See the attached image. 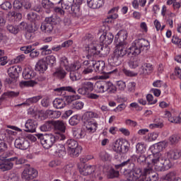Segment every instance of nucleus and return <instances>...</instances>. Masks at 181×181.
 I'll list each match as a JSON object with an SVG mask.
<instances>
[{
	"instance_id": "obj_1",
	"label": "nucleus",
	"mask_w": 181,
	"mask_h": 181,
	"mask_svg": "<svg viewBox=\"0 0 181 181\" xmlns=\"http://www.w3.org/2000/svg\"><path fill=\"white\" fill-rule=\"evenodd\" d=\"M149 46H151L149 41L145 38H140L135 40L128 50L115 47V49L111 57L108 59V62L111 66H119V64L122 63V57H124L125 54H132V56H138L141 54V52H144V50H148Z\"/></svg>"
},
{
	"instance_id": "obj_2",
	"label": "nucleus",
	"mask_w": 181,
	"mask_h": 181,
	"mask_svg": "<svg viewBox=\"0 0 181 181\" xmlns=\"http://www.w3.org/2000/svg\"><path fill=\"white\" fill-rule=\"evenodd\" d=\"M83 64V66H88V64H90L94 69L95 73H98V74H103L100 76V78L103 80H107V78H110V74H112V73L115 71V70L106 73L104 71V69H105V62H104V61H95L92 56H90V58L88 59V60L84 61Z\"/></svg>"
},
{
	"instance_id": "obj_3",
	"label": "nucleus",
	"mask_w": 181,
	"mask_h": 181,
	"mask_svg": "<svg viewBox=\"0 0 181 181\" xmlns=\"http://www.w3.org/2000/svg\"><path fill=\"white\" fill-rule=\"evenodd\" d=\"M37 137L40 141L41 145L45 148V149H50L57 141V139L59 141H64L66 139V136L63 134H59L57 136H54L52 134H37Z\"/></svg>"
},
{
	"instance_id": "obj_4",
	"label": "nucleus",
	"mask_w": 181,
	"mask_h": 181,
	"mask_svg": "<svg viewBox=\"0 0 181 181\" xmlns=\"http://www.w3.org/2000/svg\"><path fill=\"white\" fill-rule=\"evenodd\" d=\"M88 55L87 59H91V56L101 55L103 57L110 54V47L108 45L103 46L98 44H94V42L88 45Z\"/></svg>"
},
{
	"instance_id": "obj_5",
	"label": "nucleus",
	"mask_w": 181,
	"mask_h": 181,
	"mask_svg": "<svg viewBox=\"0 0 181 181\" xmlns=\"http://www.w3.org/2000/svg\"><path fill=\"white\" fill-rule=\"evenodd\" d=\"M128 32L125 30H119L115 37V47L128 50Z\"/></svg>"
},
{
	"instance_id": "obj_6",
	"label": "nucleus",
	"mask_w": 181,
	"mask_h": 181,
	"mask_svg": "<svg viewBox=\"0 0 181 181\" xmlns=\"http://www.w3.org/2000/svg\"><path fill=\"white\" fill-rule=\"evenodd\" d=\"M60 19L55 16L47 17L45 21L41 24L40 29L44 33H52L53 32L54 25L59 23Z\"/></svg>"
},
{
	"instance_id": "obj_7",
	"label": "nucleus",
	"mask_w": 181,
	"mask_h": 181,
	"mask_svg": "<svg viewBox=\"0 0 181 181\" xmlns=\"http://www.w3.org/2000/svg\"><path fill=\"white\" fill-rule=\"evenodd\" d=\"M66 146H68V153L72 158H77L81 152V148L78 147V142L77 141L71 139L67 140Z\"/></svg>"
},
{
	"instance_id": "obj_8",
	"label": "nucleus",
	"mask_w": 181,
	"mask_h": 181,
	"mask_svg": "<svg viewBox=\"0 0 181 181\" xmlns=\"http://www.w3.org/2000/svg\"><path fill=\"white\" fill-rule=\"evenodd\" d=\"M11 153H6L5 156L0 157L1 163L0 164V169L2 172H6V170H11L13 168L14 158H9Z\"/></svg>"
},
{
	"instance_id": "obj_9",
	"label": "nucleus",
	"mask_w": 181,
	"mask_h": 181,
	"mask_svg": "<svg viewBox=\"0 0 181 181\" xmlns=\"http://www.w3.org/2000/svg\"><path fill=\"white\" fill-rule=\"evenodd\" d=\"M151 165L154 166V169L156 172H165L163 163L162 161V153H160V152L153 154Z\"/></svg>"
},
{
	"instance_id": "obj_10",
	"label": "nucleus",
	"mask_w": 181,
	"mask_h": 181,
	"mask_svg": "<svg viewBox=\"0 0 181 181\" xmlns=\"http://www.w3.org/2000/svg\"><path fill=\"white\" fill-rule=\"evenodd\" d=\"M128 172L132 173V180L139 181L141 180V177L143 176L142 169L136 165L135 163H132V160H130V164L127 169Z\"/></svg>"
},
{
	"instance_id": "obj_11",
	"label": "nucleus",
	"mask_w": 181,
	"mask_h": 181,
	"mask_svg": "<svg viewBox=\"0 0 181 181\" xmlns=\"http://www.w3.org/2000/svg\"><path fill=\"white\" fill-rule=\"evenodd\" d=\"M60 67H64L66 71H76L78 70L80 66H76V64H71L69 62V59L66 57H62L59 59Z\"/></svg>"
},
{
	"instance_id": "obj_12",
	"label": "nucleus",
	"mask_w": 181,
	"mask_h": 181,
	"mask_svg": "<svg viewBox=\"0 0 181 181\" xmlns=\"http://www.w3.org/2000/svg\"><path fill=\"white\" fill-rule=\"evenodd\" d=\"M22 177L23 179L33 180L35 177H37V170L30 167V165H28L23 172Z\"/></svg>"
},
{
	"instance_id": "obj_13",
	"label": "nucleus",
	"mask_w": 181,
	"mask_h": 181,
	"mask_svg": "<svg viewBox=\"0 0 181 181\" xmlns=\"http://www.w3.org/2000/svg\"><path fill=\"white\" fill-rule=\"evenodd\" d=\"M15 147L17 149H21V151H26L30 146V143L29 140L25 138L21 137L16 139L14 142Z\"/></svg>"
},
{
	"instance_id": "obj_14",
	"label": "nucleus",
	"mask_w": 181,
	"mask_h": 181,
	"mask_svg": "<svg viewBox=\"0 0 181 181\" xmlns=\"http://www.w3.org/2000/svg\"><path fill=\"white\" fill-rule=\"evenodd\" d=\"M103 93L115 94L117 93V86L111 81H103Z\"/></svg>"
},
{
	"instance_id": "obj_15",
	"label": "nucleus",
	"mask_w": 181,
	"mask_h": 181,
	"mask_svg": "<svg viewBox=\"0 0 181 181\" xmlns=\"http://www.w3.org/2000/svg\"><path fill=\"white\" fill-rule=\"evenodd\" d=\"M114 40V35L111 33H105L100 37V42L105 45V46H108L112 43Z\"/></svg>"
},
{
	"instance_id": "obj_16",
	"label": "nucleus",
	"mask_w": 181,
	"mask_h": 181,
	"mask_svg": "<svg viewBox=\"0 0 181 181\" xmlns=\"http://www.w3.org/2000/svg\"><path fill=\"white\" fill-rule=\"evenodd\" d=\"M25 132H36V128H37V122L36 120L29 119L25 124Z\"/></svg>"
},
{
	"instance_id": "obj_17",
	"label": "nucleus",
	"mask_w": 181,
	"mask_h": 181,
	"mask_svg": "<svg viewBox=\"0 0 181 181\" xmlns=\"http://www.w3.org/2000/svg\"><path fill=\"white\" fill-rule=\"evenodd\" d=\"M35 70L40 73H45L47 70V62L46 59H41L38 60L35 64Z\"/></svg>"
},
{
	"instance_id": "obj_18",
	"label": "nucleus",
	"mask_w": 181,
	"mask_h": 181,
	"mask_svg": "<svg viewBox=\"0 0 181 181\" xmlns=\"http://www.w3.org/2000/svg\"><path fill=\"white\" fill-rule=\"evenodd\" d=\"M79 172L83 176H88L95 172V165H85L83 168L79 169Z\"/></svg>"
},
{
	"instance_id": "obj_19",
	"label": "nucleus",
	"mask_w": 181,
	"mask_h": 181,
	"mask_svg": "<svg viewBox=\"0 0 181 181\" xmlns=\"http://www.w3.org/2000/svg\"><path fill=\"white\" fill-rule=\"evenodd\" d=\"M153 71V66L151 64H144L139 70L140 74H151Z\"/></svg>"
},
{
	"instance_id": "obj_20",
	"label": "nucleus",
	"mask_w": 181,
	"mask_h": 181,
	"mask_svg": "<svg viewBox=\"0 0 181 181\" xmlns=\"http://www.w3.org/2000/svg\"><path fill=\"white\" fill-rule=\"evenodd\" d=\"M87 4L92 9H98L104 5V0H87Z\"/></svg>"
},
{
	"instance_id": "obj_21",
	"label": "nucleus",
	"mask_w": 181,
	"mask_h": 181,
	"mask_svg": "<svg viewBox=\"0 0 181 181\" xmlns=\"http://www.w3.org/2000/svg\"><path fill=\"white\" fill-rule=\"evenodd\" d=\"M45 115L47 117V118H49L50 119H57V118H60L62 112L58 110H47L45 111Z\"/></svg>"
},
{
	"instance_id": "obj_22",
	"label": "nucleus",
	"mask_w": 181,
	"mask_h": 181,
	"mask_svg": "<svg viewBox=\"0 0 181 181\" xmlns=\"http://www.w3.org/2000/svg\"><path fill=\"white\" fill-rule=\"evenodd\" d=\"M21 71H22V68L19 67V66H13L8 69V76L16 78L19 77Z\"/></svg>"
},
{
	"instance_id": "obj_23",
	"label": "nucleus",
	"mask_w": 181,
	"mask_h": 181,
	"mask_svg": "<svg viewBox=\"0 0 181 181\" xmlns=\"http://www.w3.org/2000/svg\"><path fill=\"white\" fill-rule=\"evenodd\" d=\"M72 134L75 139H83L86 136V132L83 129L74 127Z\"/></svg>"
},
{
	"instance_id": "obj_24",
	"label": "nucleus",
	"mask_w": 181,
	"mask_h": 181,
	"mask_svg": "<svg viewBox=\"0 0 181 181\" xmlns=\"http://www.w3.org/2000/svg\"><path fill=\"white\" fill-rule=\"evenodd\" d=\"M80 5H81V4L77 3V1H76V3H75L71 6V8H70V10L69 11L75 18H78V16H80V15H81V11H80Z\"/></svg>"
},
{
	"instance_id": "obj_25",
	"label": "nucleus",
	"mask_w": 181,
	"mask_h": 181,
	"mask_svg": "<svg viewBox=\"0 0 181 181\" xmlns=\"http://www.w3.org/2000/svg\"><path fill=\"white\" fill-rule=\"evenodd\" d=\"M57 4H61L62 9L70 11L71 6L74 5V0H59Z\"/></svg>"
},
{
	"instance_id": "obj_26",
	"label": "nucleus",
	"mask_w": 181,
	"mask_h": 181,
	"mask_svg": "<svg viewBox=\"0 0 181 181\" xmlns=\"http://www.w3.org/2000/svg\"><path fill=\"white\" fill-rule=\"evenodd\" d=\"M153 158V154L149 155L147 157L146 156L141 154L137 158V162L140 163V165L142 163H146V162L147 163V165H151Z\"/></svg>"
},
{
	"instance_id": "obj_27",
	"label": "nucleus",
	"mask_w": 181,
	"mask_h": 181,
	"mask_svg": "<svg viewBox=\"0 0 181 181\" xmlns=\"http://www.w3.org/2000/svg\"><path fill=\"white\" fill-rule=\"evenodd\" d=\"M17 81L18 78H16L15 76H8V77L5 79L4 84L5 86H6V87L13 88V87H16Z\"/></svg>"
},
{
	"instance_id": "obj_28",
	"label": "nucleus",
	"mask_w": 181,
	"mask_h": 181,
	"mask_svg": "<svg viewBox=\"0 0 181 181\" xmlns=\"http://www.w3.org/2000/svg\"><path fill=\"white\" fill-rule=\"evenodd\" d=\"M54 108H56L57 110H62L66 107V102L62 98H55L54 100L52 103Z\"/></svg>"
},
{
	"instance_id": "obj_29",
	"label": "nucleus",
	"mask_w": 181,
	"mask_h": 181,
	"mask_svg": "<svg viewBox=\"0 0 181 181\" xmlns=\"http://www.w3.org/2000/svg\"><path fill=\"white\" fill-rule=\"evenodd\" d=\"M19 95V92H15V91H7L5 92L1 97L0 98V105H2V102L6 100V98H13L15 97H18Z\"/></svg>"
},
{
	"instance_id": "obj_30",
	"label": "nucleus",
	"mask_w": 181,
	"mask_h": 181,
	"mask_svg": "<svg viewBox=\"0 0 181 181\" xmlns=\"http://www.w3.org/2000/svg\"><path fill=\"white\" fill-rule=\"evenodd\" d=\"M36 74L30 68H25L23 71V77L25 80H30L33 78Z\"/></svg>"
},
{
	"instance_id": "obj_31",
	"label": "nucleus",
	"mask_w": 181,
	"mask_h": 181,
	"mask_svg": "<svg viewBox=\"0 0 181 181\" xmlns=\"http://www.w3.org/2000/svg\"><path fill=\"white\" fill-rule=\"evenodd\" d=\"M52 125H54V129L59 131V132L64 133L66 131V126H64V123L62 121H54L52 122Z\"/></svg>"
},
{
	"instance_id": "obj_32",
	"label": "nucleus",
	"mask_w": 181,
	"mask_h": 181,
	"mask_svg": "<svg viewBox=\"0 0 181 181\" xmlns=\"http://www.w3.org/2000/svg\"><path fill=\"white\" fill-rule=\"evenodd\" d=\"M97 123L94 122H86V129L87 132L89 134H93V132H95V130L97 129Z\"/></svg>"
},
{
	"instance_id": "obj_33",
	"label": "nucleus",
	"mask_w": 181,
	"mask_h": 181,
	"mask_svg": "<svg viewBox=\"0 0 181 181\" xmlns=\"http://www.w3.org/2000/svg\"><path fill=\"white\" fill-rule=\"evenodd\" d=\"M94 90L98 94H104L103 81H99L95 83Z\"/></svg>"
},
{
	"instance_id": "obj_34",
	"label": "nucleus",
	"mask_w": 181,
	"mask_h": 181,
	"mask_svg": "<svg viewBox=\"0 0 181 181\" xmlns=\"http://www.w3.org/2000/svg\"><path fill=\"white\" fill-rule=\"evenodd\" d=\"M27 19L31 23H37V21H40V16L37 13L32 12L27 15Z\"/></svg>"
},
{
	"instance_id": "obj_35",
	"label": "nucleus",
	"mask_w": 181,
	"mask_h": 181,
	"mask_svg": "<svg viewBox=\"0 0 181 181\" xmlns=\"http://www.w3.org/2000/svg\"><path fill=\"white\" fill-rule=\"evenodd\" d=\"M162 162H163V167L164 168V172L165 170H169L172 168V163L170 162V160L169 158H166L163 157L162 155Z\"/></svg>"
},
{
	"instance_id": "obj_36",
	"label": "nucleus",
	"mask_w": 181,
	"mask_h": 181,
	"mask_svg": "<svg viewBox=\"0 0 181 181\" xmlns=\"http://www.w3.org/2000/svg\"><path fill=\"white\" fill-rule=\"evenodd\" d=\"M40 100H42V95L34 96L27 99L25 103L23 104H26L27 105H30V104H36V103H37Z\"/></svg>"
},
{
	"instance_id": "obj_37",
	"label": "nucleus",
	"mask_w": 181,
	"mask_h": 181,
	"mask_svg": "<svg viewBox=\"0 0 181 181\" xmlns=\"http://www.w3.org/2000/svg\"><path fill=\"white\" fill-rule=\"evenodd\" d=\"M120 150L121 153H127L129 151V143L127 140L122 141V146Z\"/></svg>"
},
{
	"instance_id": "obj_38",
	"label": "nucleus",
	"mask_w": 181,
	"mask_h": 181,
	"mask_svg": "<svg viewBox=\"0 0 181 181\" xmlns=\"http://www.w3.org/2000/svg\"><path fill=\"white\" fill-rule=\"evenodd\" d=\"M39 29V24L37 23H31L27 27V32L29 33H35Z\"/></svg>"
},
{
	"instance_id": "obj_39",
	"label": "nucleus",
	"mask_w": 181,
	"mask_h": 181,
	"mask_svg": "<svg viewBox=\"0 0 181 181\" xmlns=\"http://www.w3.org/2000/svg\"><path fill=\"white\" fill-rule=\"evenodd\" d=\"M52 126H53V121H47L40 127V130L42 131V132L50 131V129H52Z\"/></svg>"
},
{
	"instance_id": "obj_40",
	"label": "nucleus",
	"mask_w": 181,
	"mask_h": 181,
	"mask_svg": "<svg viewBox=\"0 0 181 181\" xmlns=\"http://www.w3.org/2000/svg\"><path fill=\"white\" fill-rule=\"evenodd\" d=\"M70 78L71 80H72V81H77L81 78V74H80V73H78L77 70L71 71Z\"/></svg>"
},
{
	"instance_id": "obj_41",
	"label": "nucleus",
	"mask_w": 181,
	"mask_h": 181,
	"mask_svg": "<svg viewBox=\"0 0 181 181\" xmlns=\"http://www.w3.org/2000/svg\"><path fill=\"white\" fill-rule=\"evenodd\" d=\"M83 107L84 103L81 100L73 101V103L71 105V107L74 108V110H83Z\"/></svg>"
},
{
	"instance_id": "obj_42",
	"label": "nucleus",
	"mask_w": 181,
	"mask_h": 181,
	"mask_svg": "<svg viewBox=\"0 0 181 181\" xmlns=\"http://www.w3.org/2000/svg\"><path fill=\"white\" fill-rule=\"evenodd\" d=\"M139 62L140 60L137 57L132 59L128 63L129 67H130V69H136V67L139 66Z\"/></svg>"
},
{
	"instance_id": "obj_43",
	"label": "nucleus",
	"mask_w": 181,
	"mask_h": 181,
	"mask_svg": "<svg viewBox=\"0 0 181 181\" xmlns=\"http://www.w3.org/2000/svg\"><path fill=\"white\" fill-rule=\"evenodd\" d=\"M67 75V72H66V71H64V69H57L54 73V76H55V77H58V78H64V77H66V76Z\"/></svg>"
},
{
	"instance_id": "obj_44",
	"label": "nucleus",
	"mask_w": 181,
	"mask_h": 181,
	"mask_svg": "<svg viewBox=\"0 0 181 181\" xmlns=\"http://www.w3.org/2000/svg\"><path fill=\"white\" fill-rule=\"evenodd\" d=\"M153 166L152 165V163H150V164H148V166L145 168H144L142 171L143 176H148V175H151V173H153Z\"/></svg>"
},
{
	"instance_id": "obj_45",
	"label": "nucleus",
	"mask_w": 181,
	"mask_h": 181,
	"mask_svg": "<svg viewBox=\"0 0 181 181\" xmlns=\"http://www.w3.org/2000/svg\"><path fill=\"white\" fill-rule=\"evenodd\" d=\"M54 5H57V3H53L50 1V0H42V6L45 8V9H49L50 8H53Z\"/></svg>"
},
{
	"instance_id": "obj_46",
	"label": "nucleus",
	"mask_w": 181,
	"mask_h": 181,
	"mask_svg": "<svg viewBox=\"0 0 181 181\" xmlns=\"http://www.w3.org/2000/svg\"><path fill=\"white\" fill-rule=\"evenodd\" d=\"M100 159L105 162H107L108 160H111L112 159V157H111V155L108 153H107V151H101L100 153V155H99Z\"/></svg>"
},
{
	"instance_id": "obj_47",
	"label": "nucleus",
	"mask_w": 181,
	"mask_h": 181,
	"mask_svg": "<svg viewBox=\"0 0 181 181\" xmlns=\"http://www.w3.org/2000/svg\"><path fill=\"white\" fill-rule=\"evenodd\" d=\"M119 176V171L115 170L114 168H111L107 173L108 179H114Z\"/></svg>"
},
{
	"instance_id": "obj_48",
	"label": "nucleus",
	"mask_w": 181,
	"mask_h": 181,
	"mask_svg": "<svg viewBox=\"0 0 181 181\" xmlns=\"http://www.w3.org/2000/svg\"><path fill=\"white\" fill-rule=\"evenodd\" d=\"M168 156L171 158V159H180V156H181V152L179 151H170L168 153Z\"/></svg>"
},
{
	"instance_id": "obj_49",
	"label": "nucleus",
	"mask_w": 181,
	"mask_h": 181,
	"mask_svg": "<svg viewBox=\"0 0 181 181\" xmlns=\"http://www.w3.org/2000/svg\"><path fill=\"white\" fill-rule=\"evenodd\" d=\"M80 98V96H74V95H68V96H64L63 98L64 101L66 102L67 104H71L73 105V101H75L74 99L78 100Z\"/></svg>"
},
{
	"instance_id": "obj_50",
	"label": "nucleus",
	"mask_w": 181,
	"mask_h": 181,
	"mask_svg": "<svg viewBox=\"0 0 181 181\" xmlns=\"http://www.w3.org/2000/svg\"><path fill=\"white\" fill-rule=\"evenodd\" d=\"M0 64L1 66H5L8 63V57L5 56V52L0 49Z\"/></svg>"
},
{
	"instance_id": "obj_51",
	"label": "nucleus",
	"mask_w": 181,
	"mask_h": 181,
	"mask_svg": "<svg viewBox=\"0 0 181 181\" xmlns=\"http://www.w3.org/2000/svg\"><path fill=\"white\" fill-rule=\"evenodd\" d=\"M83 88L86 90V93H90L94 90V84L89 81L84 82Z\"/></svg>"
},
{
	"instance_id": "obj_52",
	"label": "nucleus",
	"mask_w": 181,
	"mask_h": 181,
	"mask_svg": "<svg viewBox=\"0 0 181 181\" xmlns=\"http://www.w3.org/2000/svg\"><path fill=\"white\" fill-rule=\"evenodd\" d=\"M136 149L137 153H145V151H146V146L144 143H138L136 145Z\"/></svg>"
},
{
	"instance_id": "obj_53",
	"label": "nucleus",
	"mask_w": 181,
	"mask_h": 181,
	"mask_svg": "<svg viewBox=\"0 0 181 181\" xmlns=\"http://www.w3.org/2000/svg\"><path fill=\"white\" fill-rule=\"evenodd\" d=\"M180 141V136L178 134H173L169 137V141L171 145H175V144H177Z\"/></svg>"
},
{
	"instance_id": "obj_54",
	"label": "nucleus",
	"mask_w": 181,
	"mask_h": 181,
	"mask_svg": "<svg viewBox=\"0 0 181 181\" xmlns=\"http://www.w3.org/2000/svg\"><path fill=\"white\" fill-rule=\"evenodd\" d=\"M6 28L7 30H8L10 33H13V35H18L19 33V28L15 25H8Z\"/></svg>"
},
{
	"instance_id": "obj_55",
	"label": "nucleus",
	"mask_w": 181,
	"mask_h": 181,
	"mask_svg": "<svg viewBox=\"0 0 181 181\" xmlns=\"http://www.w3.org/2000/svg\"><path fill=\"white\" fill-rule=\"evenodd\" d=\"M80 122V117L78 115H74L71 117L69 119V124L70 125H72V127H74V125H77Z\"/></svg>"
},
{
	"instance_id": "obj_56",
	"label": "nucleus",
	"mask_w": 181,
	"mask_h": 181,
	"mask_svg": "<svg viewBox=\"0 0 181 181\" xmlns=\"http://www.w3.org/2000/svg\"><path fill=\"white\" fill-rule=\"evenodd\" d=\"M122 145V141H117L114 145L113 151L117 153H121V146Z\"/></svg>"
},
{
	"instance_id": "obj_57",
	"label": "nucleus",
	"mask_w": 181,
	"mask_h": 181,
	"mask_svg": "<svg viewBox=\"0 0 181 181\" xmlns=\"http://www.w3.org/2000/svg\"><path fill=\"white\" fill-rule=\"evenodd\" d=\"M93 65L88 64V66H85L83 71H82L83 74H91L94 70L93 69Z\"/></svg>"
},
{
	"instance_id": "obj_58",
	"label": "nucleus",
	"mask_w": 181,
	"mask_h": 181,
	"mask_svg": "<svg viewBox=\"0 0 181 181\" xmlns=\"http://www.w3.org/2000/svg\"><path fill=\"white\" fill-rule=\"evenodd\" d=\"M149 128L151 129H153V128H163V122L162 120L157 121L156 123L150 124Z\"/></svg>"
},
{
	"instance_id": "obj_59",
	"label": "nucleus",
	"mask_w": 181,
	"mask_h": 181,
	"mask_svg": "<svg viewBox=\"0 0 181 181\" xmlns=\"http://www.w3.org/2000/svg\"><path fill=\"white\" fill-rule=\"evenodd\" d=\"M117 86L118 90H119L120 91H124V90H125V88H127V83H125V82L123 81H118L117 82Z\"/></svg>"
},
{
	"instance_id": "obj_60",
	"label": "nucleus",
	"mask_w": 181,
	"mask_h": 181,
	"mask_svg": "<svg viewBox=\"0 0 181 181\" xmlns=\"http://www.w3.org/2000/svg\"><path fill=\"white\" fill-rule=\"evenodd\" d=\"M13 7L17 11H21V9L23 8V4H22V3L20 2L18 0H15L13 4Z\"/></svg>"
},
{
	"instance_id": "obj_61",
	"label": "nucleus",
	"mask_w": 181,
	"mask_h": 181,
	"mask_svg": "<svg viewBox=\"0 0 181 181\" xmlns=\"http://www.w3.org/2000/svg\"><path fill=\"white\" fill-rule=\"evenodd\" d=\"M139 181H159V178L158 177V174L156 173L150 176L148 180L141 178Z\"/></svg>"
},
{
	"instance_id": "obj_62",
	"label": "nucleus",
	"mask_w": 181,
	"mask_h": 181,
	"mask_svg": "<svg viewBox=\"0 0 181 181\" xmlns=\"http://www.w3.org/2000/svg\"><path fill=\"white\" fill-rule=\"evenodd\" d=\"M66 147H62V149H57V155L59 158H63L64 156H66Z\"/></svg>"
},
{
	"instance_id": "obj_63",
	"label": "nucleus",
	"mask_w": 181,
	"mask_h": 181,
	"mask_svg": "<svg viewBox=\"0 0 181 181\" xmlns=\"http://www.w3.org/2000/svg\"><path fill=\"white\" fill-rule=\"evenodd\" d=\"M172 42L174 43V45H177V46L181 49V39H180L177 36H173L172 38Z\"/></svg>"
},
{
	"instance_id": "obj_64",
	"label": "nucleus",
	"mask_w": 181,
	"mask_h": 181,
	"mask_svg": "<svg viewBox=\"0 0 181 181\" xmlns=\"http://www.w3.org/2000/svg\"><path fill=\"white\" fill-rule=\"evenodd\" d=\"M8 181H19V176H18L16 175V173H11L8 175Z\"/></svg>"
}]
</instances>
